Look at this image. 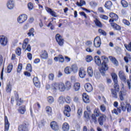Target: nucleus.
I'll return each instance as SVG.
<instances>
[{
    "label": "nucleus",
    "mask_w": 131,
    "mask_h": 131,
    "mask_svg": "<svg viewBox=\"0 0 131 131\" xmlns=\"http://www.w3.org/2000/svg\"><path fill=\"white\" fill-rule=\"evenodd\" d=\"M21 70H22V63H19L17 67V72H21Z\"/></svg>",
    "instance_id": "64"
},
{
    "label": "nucleus",
    "mask_w": 131,
    "mask_h": 131,
    "mask_svg": "<svg viewBox=\"0 0 131 131\" xmlns=\"http://www.w3.org/2000/svg\"><path fill=\"white\" fill-rule=\"evenodd\" d=\"M100 109L102 112H105L106 111V106L104 104H102L100 106Z\"/></svg>",
    "instance_id": "54"
},
{
    "label": "nucleus",
    "mask_w": 131,
    "mask_h": 131,
    "mask_svg": "<svg viewBox=\"0 0 131 131\" xmlns=\"http://www.w3.org/2000/svg\"><path fill=\"white\" fill-rule=\"evenodd\" d=\"M76 5H77V6H78V7H82V6H83V5H85V1H84L83 0H80V2H77L76 3Z\"/></svg>",
    "instance_id": "41"
},
{
    "label": "nucleus",
    "mask_w": 131,
    "mask_h": 131,
    "mask_svg": "<svg viewBox=\"0 0 131 131\" xmlns=\"http://www.w3.org/2000/svg\"><path fill=\"white\" fill-rule=\"evenodd\" d=\"M26 70H27V71H30V72H31V71H32V69L31 68V64H30V63L28 64L26 67Z\"/></svg>",
    "instance_id": "61"
},
{
    "label": "nucleus",
    "mask_w": 131,
    "mask_h": 131,
    "mask_svg": "<svg viewBox=\"0 0 131 131\" xmlns=\"http://www.w3.org/2000/svg\"><path fill=\"white\" fill-rule=\"evenodd\" d=\"M12 69H13V65L9 64L7 67L8 73H10L11 72V71H12Z\"/></svg>",
    "instance_id": "57"
},
{
    "label": "nucleus",
    "mask_w": 131,
    "mask_h": 131,
    "mask_svg": "<svg viewBox=\"0 0 131 131\" xmlns=\"http://www.w3.org/2000/svg\"><path fill=\"white\" fill-rule=\"evenodd\" d=\"M84 88L88 93H91L93 91V86L90 83H86L84 85Z\"/></svg>",
    "instance_id": "14"
},
{
    "label": "nucleus",
    "mask_w": 131,
    "mask_h": 131,
    "mask_svg": "<svg viewBox=\"0 0 131 131\" xmlns=\"http://www.w3.org/2000/svg\"><path fill=\"white\" fill-rule=\"evenodd\" d=\"M33 81L35 86H36L37 88H39V86H40V83L39 82L37 77H34L33 79Z\"/></svg>",
    "instance_id": "23"
},
{
    "label": "nucleus",
    "mask_w": 131,
    "mask_h": 131,
    "mask_svg": "<svg viewBox=\"0 0 131 131\" xmlns=\"http://www.w3.org/2000/svg\"><path fill=\"white\" fill-rule=\"evenodd\" d=\"M72 88V84L70 81H66L64 84V89L67 91H69Z\"/></svg>",
    "instance_id": "22"
},
{
    "label": "nucleus",
    "mask_w": 131,
    "mask_h": 131,
    "mask_svg": "<svg viewBox=\"0 0 131 131\" xmlns=\"http://www.w3.org/2000/svg\"><path fill=\"white\" fill-rule=\"evenodd\" d=\"M82 99L84 103H90V98L89 97V95H87L86 93L83 94Z\"/></svg>",
    "instance_id": "24"
},
{
    "label": "nucleus",
    "mask_w": 131,
    "mask_h": 131,
    "mask_svg": "<svg viewBox=\"0 0 131 131\" xmlns=\"http://www.w3.org/2000/svg\"><path fill=\"white\" fill-rule=\"evenodd\" d=\"M111 75L114 80V82H118V80H117V75L114 73H113Z\"/></svg>",
    "instance_id": "43"
},
{
    "label": "nucleus",
    "mask_w": 131,
    "mask_h": 131,
    "mask_svg": "<svg viewBox=\"0 0 131 131\" xmlns=\"http://www.w3.org/2000/svg\"><path fill=\"white\" fill-rule=\"evenodd\" d=\"M122 22L125 25H127V26H129V25H130V23H129V21L126 19H123Z\"/></svg>",
    "instance_id": "58"
},
{
    "label": "nucleus",
    "mask_w": 131,
    "mask_h": 131,
    "mask_svg": "<svg viewBox=\"0 0 131 131\" xmlns=\"http://www.w3.org/2000/svg\"><path fill=\"white\" fill-rule=\"evenodd\" d=\"M45 9L47 12H48V13H49V14H51V16H52L53 17H57V13L55 11L52 10V9L49 7H46Z\"/></svg>",
    "instance_id": "18"
},
{
    "label": "nucleus",
    "mask_w": 131,
    "mask_h": 131,
    "mask_svg": "<svg viewBox=\"0 0 131 131\" xmlns=\"http://www.w3.org/2000/svg\"><path fill=\"white\" fill-rule=\"evenodd\" d=\"M106 115L103 114L98 118V121L100 125H103L104 122L106 121Z\"/></svg>",
    "instance_id": "11"
},
{
    "label": "nucleus",
    "mask_w": 131,
    "mask_h": 131,
    "mask_svg": "<svg viewBox=\"0 0 131 131\" xmlns=\"http://www.w3.org/2000/svg\"><path fill=\"white\" fill-rule=\"evenodd\" d=\"M94 46L95 48H100L101 46V38L99 37H96L94 39Z\"/></svg>",
    "instance_id": "10"
},
{
    "label": "nucleus",
    "mask_w": 131,
    "mask_h": 131,
    "mask_svg": "<svg viewBox=\"0 0 131 131\" xmlns=\"http://www.w3.org/2000/svg\"><path fill=\"white\" fill-rule=\"evenodd\" d=\"M71 68H70V67H67L65 69H64V73H66V74H70L71 73Z\"/></svg>",
    "instance_id": "40"
},
{
    "label": "nucleus",
    "mask_w": 131,
    "mask_h": 131,
    "mask_svg": "<svg viewBox=\"0 0 131 131\" xmlns=\"http://www.w3.org/2000/svg\"><path fill=\"white\" fill-rule=\"evenodd\" d=\"M54 60H55L56 61H59V62H61V63H63L64 61V57L62 55H59L57 57H55L54 58Z\"/></svg>",
    "instance_id": "21"
},
{
    "label": "nucleus",
    "mask_w": 131,
    "mask_h": 131,
    "mask_svg": "<svg viewBox=\"0 0 131 131\" xmlns=\"http://www.w3.org/2000/svg\"><path fill=\"white\" fill-rule=\"evenodd\" d=\"M86 51L88 53H93V52H94V48L93 47H88L86 48Z\"/></svg>",
    "instance_id": "55"
},
{
    "label": "nucleus",
    "mask_w": 131,
    "mask_h": 131,
    "mask_svg": "<svg viewBox=\"0 0 131 131\" xmlns=\"http://www.w3.org/2000/svg\"><path fill=\"white\" fill-rule=\"evenodd\" d=\"M102 59L103 60V62L102 63V67L100 69V71L101 73L102 74H105V71H107L108 70V66L106 65L107 63H108V58H107L105 56H103L101 57Z\"/></svg>",
    "instance_id": "1"
},
{
    "label": "nucleus",
    "mask_w": 131,
    "mask_h": 131,
    "mask_svg": "<svg viewBox=\"0 0 131 131\" xmlns=\"http://www.w3.org/2000/svg\"><path fill=\"white\" fill-rule=\"evenodd\" d=\"M119 77L122 81L126 82V76H125V74H124L123 71H120L119 72Z\"/></svg>",
    "instance_id": "8"
},
{
    "label": "nucleus",
    "mask_w": 131,
    "mask_h": 131,
    "mask_svg": "<svg viewBox=\"0 0 131 131\" xmlns=\"http://www.w3.org/2000/svg\"><path fill=\"white\" fill-rule=\"evenodd\" d=\"M55 38L57 42H58L59 46H62L64 43V39L62 38V36L60 34H56Z\"/></svg>",
    "instance_id": "7"
},
{
    "label": "nucleus",
    "mask_w": 131,
    "mask_h": 131,
    "mask_svg": "<svg viewBox=\"0 0 131 131\" xmlns=\"http://www.w3.org/2000/svg\"><path fill=\"white\" fill-rule=\"evenodd\" d=\"M54 78H55V75L53 73H51L49 75V79L50 80H54Z\"/></svg>",
    "instance_id": "63"
},
{
    "label": "nucleus",
    "mask_w": 131,
    "mask_h": 131,
    "mask_svg": "<svg viewBox=\"0 0 131 131\" xmlns=\"http://www.w3.org/2000/svg\"><path fill=\"white\" fill-rule=\"evenodd\" d=\"M64 101L68 104H70L71 103V101H72L71 97H70V96H67L64 98Z\"/></svg>",
    "instance_id": "48"
},
{
    "label": "nucleus",
    "mask_w": 131,
    "mask_h": 131,
    "mask_svg": "<svg viewBox=\"0 0 131 131\" xmlns=\"http://www.w3.org/2000/svg\"><path fill=\"white\" fill-rule=\"evenodd\" d=\"M73 89L75 92H77L79 91V89H80V83L78 82L75 83L73 85Z\"/></svg>",
    "instance_id": "32"
},
{
    "label": "nucleus",
    "mask_w": 131,
    "mask_h": 131,
    "mask_svg": "<svg viewBox=\"0 0 131 131\" xmlns=\"http://www.w3.org/2000/svg\"><path fill=\"white\" fill-rule=\"evenodd\" d=\"M59 83L54 82L52 84V89L55 90H59Z\"/></svg>",
    "instance_id": "38"
},
{
    "label": "nucleus",
    "mask_w": 131,
    "mask_h": 131,
    "mask_svg": "<svg viewBox=\"0 0 131 131\" xmlns=\"http://www.w3.org/2000/svg\"><path fill=\"white\" fill-rule=\"evenodd\" d=\"M98 32L102 35H104V36H106L107 35V33L104 31V30H102V29H99L98 30Z\"/></svg>",
    "instance_id": "46"
},
{
    "label": "nucleus",
    "mask_w": 131,
    "mask_h": 131,
    "mask_svg": "<svg viewBox=\"0 0 131 131\" xmlns=\"http://www.w3.org/2000/svg\"><path fill=\"white\" fill-rule=\"evenodd\" d=\"M40 57L41 59H48V52L46 50L42 51L40 54Z\"/></svg>",
    "instance_id": "31"
},
{
    "label": "nucleus",
    "mask_w": 131,
    "mask_h": 131,
    "mask_svg": "<svg viewBox=\"0 0 131 131\" xmlns=\"http://www.w3.org/2000/svg\"><path fill=\"white\" fill-rule=\"evenodd\" d=\"M46 110L48 115H52V114H53V112H52V107H51V106H47L46 107Z\"/></svg>",
    "instance_id": "37"
},
{
    "label": "nucleus",
    "mask_w": 131,
    "mask_h": 131,
    "mask_svg": "<svg viewBox=\"0 0 131 131\" xmlns=\"http://www.w3.org/2000/svg\"><path fill=\"white\" fill-rule=\"evenodd\" d=\"M94 22L97 27H99V28H102V27H103V24L97 18H95Z\"/></svg>",
    "instance_id": "20"
},
{
    "label": "nucleus",
    "mask_w": 131,
    "mask_h": 131,
    "mask_svg": "<svg viewBox=\"0 0 131 131\" xmlns=\"http://www.w3.org/2000/svg\"><path fill=\"white\" fill-rule=\"evenodd\" d=\"M62 130L63 131H69V128H70V126H69V124L68 123H64L62 124Z\"/></svg>",
    "instance_id": "28"
},
{
    "label": "nucleus",
    "mask_w": 131,
    "mask_h": 131,
    "mask_svg": "<svg viewBox=\"0 0 131 131\" xmlns=\"http://www.w3.org/2000/svg\"><path fill=\"white\" fill-rule=\"evenodd\" d=\"M85 60L86 62H91V61L93 60V57L90 55H88L86 57Z\"/></svg>",
    "instance_id": "56"
},
{
    "label": "nucleus",
    "mask_w": 131,
    "mask_h": 131,
    "mask_svg": "<svg viewBox=\"0 0 131 131\" xmlns=\"http://www.w3.org/2000/svg\"><path fill=\"white\" fill-rule=\"evenodd\" d=\"M103 115V114L101 113L99 108H95L94 111V114H93L92 115H94V116L96 117H99L102 116Z\"/></svg>",
    "instance_id": "16"
},
{
    "label": "nucleus",
    "mask_w": 131,
    "mask_h": 131,
    "mask_svg": "<svg viewBox=\"0 0 131 131\" xmlns=\"http://www.w3.org/2000/svg\"><path fill=\"white\" fill-rule=\"evenodd\" d=\"M58 90L60 92H64V91H65V84H64V83L62 82H59L58 85Z\"/></svg>",
    "instance_id": "30"
},
{
    "label": "nucleus",
    "mask_w": 131,
    "mask_h": 131,
    "mask_svg": "<svg viewBox=\"0 0 131 131\" xmlns=\"http://www.w3.org/2000/svg\"><path fill=\"white\" fill-rule=\"evenodd\" d=\"M88 74L90 77H92L94 75V72L93 71V68L91 67L88 68L87 70Z\"/></svg>",
    "instance_id": "33"
},
{
    "label": "nucleus",
    "mask_w": 131,
    "mask_h": 131,
    "mask_svg": "<svg viewBox=\"0 0 131 131\" xmlns=\"http://www.w3.org/2000/svg\"><path fill=\"white\" fill-rule=\"evenodd\" d=\"M51 127L53 129V130H59V126L58 125V123L56 122V121H53L50 124Z\"/></svg>",
    "instance_id": "15"
},
{
    "label": "nucleus",
    "mask_w": 131,
    "mask_h": 131,
    "mask_svg": "<svg viewBox=\"0 0 131 131\" xmlns=\"http://www.w3.org/2000/svg\"><path fill=\"white\" fill-rule=\"evenodd\" d=\"M111 26L114 28V29H116V30H121V28L119 25H117V24H115L114 23H111Z\"/></svg>",
    "instance_id": "34"
},
{
    "label": "nucleus",
    "mask_w": 131,
    "mask_h": 131,
    "mask_svg": "<svg viewBox=\"0 0 131 131\" xmlns=\"http://www.w3.org/2000/svg\"><path fill=\"white\" fill-rule=\"evenodd\" d=\"M121 109H122V111H125L127 109V112H130L131 111V106L129 103H124L123 102H121Z\"/></svg>",
    "instance_id": "4"
},
{
    "label": "nucleus",
    "mask_w": 131,
    "mask_h": 131,
    "mask_svg": "<svg viewBox=\"0 0 131 131\" xmlns=\"http://www.w3.org/2000/svg\"><path fill=\"white\" fill-rule=\"evenodd\" d=\"M28 124H23L20 125L18 126V130L19 131H28V126L27 125Z\"/></svg>",
    "instance_id": "13"
},
{
    "label": "nucleus",
    "mask_w": 131,
    "mask_h": 131,
    "mask_svg": "<svg viewBox=\"0 0 131 131\" xmlns=\"http://www.w3.org/2000/svg\"><path fill=\"white\" fill-rule=\"evenodd\" d=\"M79 76L81 78H84L85 76V71H84V70L83 69H80L79 70Z\"/></svg>",
    "instance_id": "27"
},
{
    "label": "nucleus",
    "mask_w": 131,
    "mask_h": 131,
    "mask_svg": "<svg viewBox=\"0 0 131 131\" xmlns=\"http://www.w3.org/2000/svg\"><path fill=\"white\" fill-rule=\"evenodd\" d=\"M97 5L98 4L95 2H91L90 3V5L91 7H92V8H95V7H97Z\"/></svg>",
    "instance_id": "62"
},
{
    "label": "nucleus",
    "mask_w": 131,
    "mask_h": 131,
    "mask_svg": "<svg viewBox=\"0 0 131 131\" xmlns=\"http://www.w3.org/2000/svg\"><path fill=\"white\" fill-rule=\"evenodd\" d=\"M71 69L74 73H76V72L78 71V68L76 64H73L71 68Z\"/></svg>",
    "instance_id": "36"
},
{
    "label": "nucleus",
    "mask_w": 131,
    "mask_h": 131,
    "mask_svg": "<svg viewBox=\"0 0 131 131\" xmlns=\"http://www.w3.org/2000/svg\"><path fill=\"white\" fill-rule=\"evenodd\" d=\"M124 47L127 51H129V52H131V42L128 44V45L126 44H124Z\"/></svg>",
    "instance_id": "52"
},
{
    "label": "nucleus",
    "mask_w": 131,
    "mask_h": 131,
    "mask_svg": "<svg viewBox=\"0 0 131 131\" xmlns=\"http://www.w3.org/2000/svg\"><path fill=\"white\" fill-rule=\"evenodd\" d=\"M29 42V40L28 38H26L24 40V42L23 43V50H26V51H28L30 52L31 51V47L30 45L28 44Z\"/></svg>",
    "instance_id": "3"
},
{
    "label": "nucleus",
    "mask_w": 131,
    "mask_h": 131,
    "mask_svg": "<svg viewBox=\"0 0 131 131\" xmlns=\"http://www.w3.org/2000/svg\"><path fill=\"white\" fill-rule=\"evenodd\" d=\"M27 20V15L26 14H22L17 18L18 23H24Z\"/></svg>",
    "instance_id": "9"
},
{
    "label": "nucleus",
    "mask_w": 131,
    "mask_h": 131,
    "mask_svg": "<svg viewBox=\"0 0 131 131\" xmlns=\"http://www.w3.org/2000/svg\"><path fill=\"white\" fill-rule=\"evenodd\" d=\"M71 111V108L68 105L64 106V110L63 111L64 115L67 117H70V112Z\"/></svg>",
    "instance_id": "6"
},
{
    "label": "nucleus",
    "mask_w": 131,
    "mask_h": 131,
    "mask_svg": "<svg viewBox=\"0 0 131 131\" xmlns=\"http://www.w3.org/2000/svg\"><path fill=\"white\" fill-rule=\"evenodd\" d=\"M28 8L30 11L33 9V4L31 3H29L28 4Z\"/></svg>",
    "instance_id": "60"
},
{
    "label": "nucleus",
    "mask_w": 131,
    "mask_h": 131,
    "mask_svg": "<svg viewBox=\"0 0 131 131\" xmlns=\"http://www.w3.org/2000/svg\"><path fill=\"white\" fill-rule=\"evenodd\" d=\"M0 44L2 47H6L8 45V37L4 35L0 36Z\"/></svg>",
    "instance_id": "5"
},
{
    "label": "nucleus",
    "mask_w": 131,
    "mask_h": 131,
    "mask_svg": "<svg viewBox=\"0 0 131 131\" xmlns=\"http://www.w3.org/2000/svg\"><path fill=\"white\" fill-rule=\"evenodd\" d=\"M121 4L124 8H127V7L128 6V4H127V2L125 1V0H122L121 2Z\"/></svg>",
    "instance_id": "44"
},
{
    "label": "nucleus",
    "mask_w": 131,
    "mask_h": 131,
    "mask_svg": "<svg viewBox=\"0 0 131 131\" xmlns=\"http://www.w3.org/2000/svg\"><path fill=\"white\" fill-rule=\"evenodd\" d=\"M121 112V110L120 108H114V110L112 111V113H114L115 114H116V115H118V113H120Z\"/></svg>",
    "instance_id": "47"
},
{
    "label": "nucleus",
    "mask_w": 131,
    "mask_h": 131,
    "mask_svg": "<svg viewBox=\"0 0 131 131\" xmlns=\"http://www.w3.org/2000/svg\"><path fill=\"white\" fill-rule=\"evenodd\" d=\"M34 29L33 28H31L30 30H29V32L28 33V35L29 36H30L31 35H32L33 36H34Z\"/></svg>",
    "instance_id": "50"
},
{
    "label": "nucleus",
    "mask_w": 131,
    "mask_h": 131,
    "mask_svg": "<svg viewBox=\"0 0 131 131\" xmlns=\"http://www.w3.org/2000/svg\"><path fill=\"white\" fill-rule=\"evenodd\" d=\"M9 127H10V123H9V120H8V117L5 116V131L9 130Z\"/></svg>",
    "instance_id": "17"
},
{
    "label": "nucleus",
    "mask_w": 131,
    "mask_h": 131,
    "mask_svg": "<svg viewBox=\"0 0 131 131\" xmlns=\"http://www.w3.org/2000/svg\"><path fill=\"white\" fill-rule=\"evenodd\" d=\"M108 58L110 60H111V62H112V63H113V64L115 65V66H117L118 65V61H117V60H116V58H115V57L113 56H109Z\"/></svg>",
    "instance_id": "29"
},
{
    "label": "nucleus",
    "mask_w": 131,
    "mask_h": 131,
    "mask_svg": "<svg viewBox=\"0 0 131 131\" xmlns=\"http://www.w3.org/2000/svg\"><path fill=\"white\" fill-rule=\"evenodd\" d=\"M130 59H131V57L129 54H127L126 56H125L124 58V60L125 62H126V63H128V59L130 60Z\"/></svg>",
    "instance_id": "51"
},
{
    "label": "nucleus",
    "mask_w": 131,
    "mask_h": 131,
    "mask_svg": "<svg viewBox=\"0 0 131 131\" xmlns=\"http://www.w3.org/2000/svg\"><path fill=\"white\" fill-rule=\"evenodd\" d=\"M90 113L88 112V111H85L84 112V117L86 118V119H90L91 118L90 117Z\"/></svg>",
    "instance_id": "49"
},
{
    "label": "nucleus",
    "mask_w": 131,
    "mask_h": 131,
    "mask_svg": "<svg viewBox=\"0 0 131 131\" xmlns=\"http://www.w3.org/2000/svg\"><path fill=\"white\" fill-rule=\"evenodd\" d=\"M7 7L9 10H12V9H13L14 7V1L10 0L8 1L7 3Z\"/></svg>",
    "instance_id": "26"
},
{
    "label": "nucleus",
    "mask_w": 131,
    "mask_h": 131,
    "mask_svg": "<svg viewBox=\"0 0 131 131\" xmlns=\"http://www.w3.org/2000/svg\"><path fill=\"white\" fill-rule=\"evenodd\" d=\"M104 6L106 9H111V7H112V2L111 1H107L105 3Z\"/></svg>",
    "instance_id": "39"
},
{
    "label": "nucleus",
    "mask_w": 131,
    "mask_h": 131,
    "mask_svg": "<svg viewBox=\"0 0 131 131\" xmlns=\"http://www.w3.org/2000/svg\"><path fill=\"white\" fill-rule=\"evenodd\" d=\"M111 92L113 97L117 99V93L119 92V85H118V82H115L114 89H111Z\"/></svg>",
    "instance_id": "2"
},
{
    "label": "nucleus",
    "mask_w": 131,
    "mask_h": 131,
    "mask_svg": "<svg viewBox=\"0 0 131 131\" xmlns=\"http://www.w3.org/2000/svg\"><path fill=\"white\" fill-rule=\"evenodd\" d=\"M58 102L59 104H64L65 102V98L63 96H60L59 97Z\"/></svg>",
    "instance_id": "42"
},
{
    "label": "nucleus",
    "mask_w": 131,
    "mask_h": 131,
    "mask_svg": "<svg viewBox=\"0 0 131 131\" xmlns=\"http://www.w3.org/2000/svg\"><path fill=\"white\" fill-rule=\"evenodd\" d=\"M48 102L50 103V104H52V103H53L54 99V97L52 96H49L47 98Z\"/></svg>",
    "instance_id": "53"
},
{
    "label": "nucleus",
    "mask_w": 131,
    "mask_h": 131,
    "mask_svg": "<svg viewBox=\"0 0 131 131\" xmlns=\"http://www.w3.org/2000/svg\"><path fill=\"white\" fill-rule=\"evenodd\" d=\"M110 17L112 19H110L109 22H114V21H117L118 20V15L114 13H110Z\"/></svg>",
    "instance_id": "12"
},
{
    "label": "nucleus",
    "mask_w": 131,
    "mask_h": 131,
    "mask_svg": "<svg viewBox=\"0 0 131 131\" xmlns=\"http://www.w3.org/2000/svg\"><path fill=\"white\" fill-rule=\"evenodd\" d=\"M94 61L96 65H98V66H100V65L102 64L101 59L100 58V57L98 56H95L94 57Z\"/></svg>",
    "instance_id": "25"
},
{
    "label": "nucleus",
    "mask_w": 131,
    "mask_h": 131,
    "mask_svg": "<svg viewBox=\"0 0 131 131\" xmlns=\"http://www.w3.org/2000/svg\"><path fill=\"white\" fill-rule=\"evenodd\" d=\"M11 91H12V85H11V84H7L6 87V92L7 93H11Z\"/></svg>",
    "instance_id": "45"
},
{
    "label": "nucleus",
    "mask_w": 131,
    "mask_h": 131,
    "mask_svg": "<svg viewBox=\"0 0 131 131\" xmlns=\"http://www.w3.org/2000/svg\"><path fill=\"white\" fill-rule=\"evenodd\" d=\"M92 119L94 120V122L95 124H97L98 123V120L97 119V117L95 116V115H92L91 116Z\"/></svg>",
    "instance_id": "59"
},
{
    "label": "nucleus",
    "mask_w": 131,
    "mask_h": 131,
    "mask_svg": "<svg viewBox=\"0 0 131 131\" xmlns=\"http://www.w3.org/2000/svg\"><path fill=\"white\" fill-rule=\"evenodd\" d=\"M126 95V92L124 91H120L119 93V97L121 101H123V100H124V98H123V96H125Z\"/></svg>",
    "instance_id": "35"
},
{
    "label": "nucleus",
    "mask_w": 131,
    "mask_h": 131,
    "mask_svg": "<svg viewBox=\"0 0 131 131\" xmlns=\"http://www.w3.org/2000/svg\"><path fill=\"white\" fill-rule=\"evenodd\" d=\"M15 94V97H16V100L17 101L16 105L17 106H20L21 105V103L23 102L22 101H21V98L19 99V95H18V93L16 91L14 92Z\"/></svg>",
    "instance_id": "19"
}]
</instances>
